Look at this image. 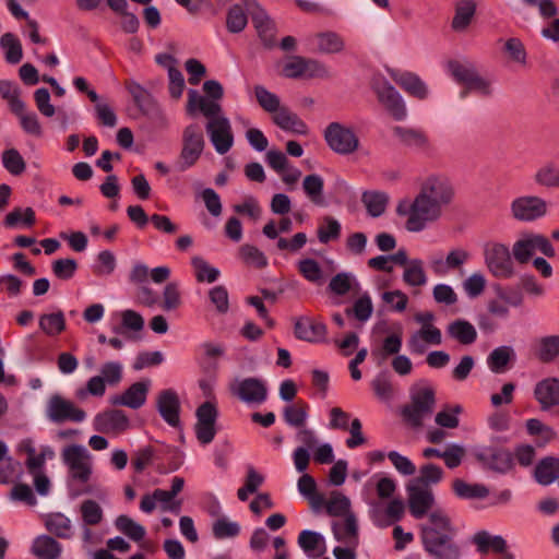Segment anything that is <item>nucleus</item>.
Returning a JSON list of instances; mask_svg holds the SVG:
<instances>
[{
	"mask_svg": "<svg viewBox=\"0 0 559 559\" xmlns=\"http://www.w3.org/2000/svg\"><path fill=\"white\" fill-rule=\"evenodd\" d=\"M0 96L7 100L10 110L13 112L15 109H19L23 104H25L21 99V91L19 86L8 80L0 81Z\"/></svg>",
	"mask_w": 559,
	"mask_h": 559,
	"instance_id": "nucleus-63",
	"label": "nucleus"
},
{
	"mask_svg": "<svg viewBox=\"0 0 559 559\" xmlns=\"http://www.w3.org/2000/svg\"><path fill=\"white\" fill-rule=\"evenodd\" d=\"M514 357L515 353L511 346H499L488 355L487 366L495 373H503L508 369V364Z\"/></svg>",
	"mask_w": 559,
	"mask_h": 559,
	"instance_id": "nucleus-41",
	"label": "nucleus"
},
{
	"mask_svg": "<svg viewBox=\"0 0 559 559\" xmlns=\"http://www.w3.org/2000/svg\"><path fill=\"white\" fill-rule=\"evenodd\" d=\"M393 135L401 145L414 152L428 153L432 150L428 134L421 129L397 126Z\"/></svg>",
	"mask_w": 559,
	"mask_h": 559,
	"instance_id": "nucleus-17",
	"label": "nucleus"
},
{
	"mask_svg": "<svg viewBox=\"0 0 559 559\" xmlns=\"http://www.w3.org/2000/svg\"><path fill=\"white\" fill-rule=\"evenodd\" d=\"M229 392L247 404H262L267 396V388L263 380L258 378H239L230 380Z\"/></svg>",
	"mask_w": 559,
	"mask_h": 559,
	"instance_id": "nucleus-12",
	"label": "nucleus"
},
{
	"mask_svg": "<svg viewBox=\"0 0 559 559\" xmlns=\"http://www.w3.org/2000/svg\"><path fill=\"white\" fill-rule=\"evenodd\" d=\"M452 488L461 499H484L489 495V489L485 485L469 484L462 479H455Z\"/></svg>",
	"mask_w": 559,
	"mask_h": 559,
	"instance_id": "nucleus-48",
	"label": "nucleus"
},
{
	"mask_svg": "<svg viewBox=\"0 0 559 559\" xmlns=\"http://www.w3.org/2000/svg\"><path fill=\"white\" fill-rule=\"evenodd\" d=\"M326 325L313 317H300L295 322V335L302 341L321 343L326 340Z\"/></svg>",
	"mask_w": 559,
	"mask_h": 559,
	"instance_id": "nucleus-23",
	"label": "nucleus"
},
{
	"mask_svg": "<svg viewBox=\"0 0 559 559\" xmlns=\"http://www.w3.org/2000/svg\"><path fill=\"white\" fill-rule=\"evenodd\" d=\"M112 331L124 337H131L132 333H138L144 328L142 316L133 310L117 311L111 314Z\"/></svg>",
	"mask_w": 559,
	"mask_h": 559,
	"instance_id": "nucleus-25",
	"label": "nucleus"
},
{
	"mask_svg": "<svg viewBox=\"0 0 559 559\" xmlns=\"http://www.w3.org/2000/svg\"><path fill=\"white\" fill-rule=\"evenodd\" d=\"M418 194L443 212L454 198V188L445 175L430 174L423 179Z\"/></svg>",
	"mask_w": 559,
	"mask_h": 559,
	"instance_id": "nucleus-8",
	"label": "nucleus"
},
{
	"mask_svg": "<svg viewBox=\"0 0 559 559\" xmlns=\"http://www.w3.org/2000/svg\"><path fill=\"white\" fill-rule=\"evenodd\" d=\"M509 246L491 241L484 248V262L489 273L497 278L508 280L514 276L515 266Z\"/></svg>",
	"mask_w": 559,
	"mask_h": 559,
	"instance_id": "nucleus-7",
	"label": "nucleus"
},
{
	"mask_svg": "<svg viewBox=\"0 0 559 559\" xmlns=\"http://www.w3.org/2000/svg\"><path fill=\"white\" fill-rule=\"evenodd\" d=\"M409 397L411 402L404 407L403 416L413 427H419L433 413L435 389L428 381L420 380L412 385Z\"/></svg>",
	"mask_w": 559,
	"mask_h": 559,
	"instance_id": "nucleus-4",
	"label": "nucleus"
},
{
	"mask_svg": "<svg viewBox=\"0 0 559 559\" xmlns=\"http://www.w3.org/2000/svg\"><path fill=\"white\" fill-rule=\"evenodd\" d=\"M157 506H159L162 511L178 514L181 510V500L175 499L167 490L155 489L152 493H146L142 497L140 510L150 514Z\"/></svg>",
	"mask_w": 559,
	"mask_h": 559,
	"instance_id": "nucleus-20",
	"label": "nucleus"
},
{
	"mask_svg": "<svg viewBox=\"0 0 559 559\" xmlns=\"http://www.w3.org/2000/svg\"><path fill=\"white\" fill-rule=\"evenodd\" d=\"M326 146L335 154L348 156L360 150L361 142L354 126L342 121H332L323 130Z\"/></svg>",
	"mask_w": 559,
	"mask_h": 559,
	"instance_id": "nucleus-5",
	"label": "nucleus"
},
{
	"mask_svg": "<svg viewBox=\"0 0 559 559\" xmlns=\"http://www.w3.org/2000/svg\"><path fill=\"white\" fill-rule=\"evenodd\" d=\"M361 201L370 216L379 217L386 210L389 195L381 191H366L362 194Z\"/></svg>",
	"mask_w": 559,
	"mask_h": 559,
	"instance_id": "nucleus-44",
	"label": "nucleus"
},
{
	"mask_svg": "<svg viewBox=\"0 0 559 559\" xmlns=\"http://www.w3.org/2000/svg\"><path fill=\"white\" fill-rule=\"evenodd\" d=\"M299 273L302 277L316 285H321L324 282L325 274L318 261L312 258H305L298 261L297 264Z\"/></svg>",
	"mask_w": 559,
	"mask_h": 559,
	"instance_id": "nucleus-49",
	"label": "nucleus"
},
{
	"mask_svg": "<svg viewBox=\"0 0 559 559\" xmlns=\"http://www.w3.org/2000/svg\"><path fill=\"white\" fill-rule=\"evenodd\" d=\"M402 278L409 287H421L427 285L428 275L424 266V261L419 258L411 259L407 266L403 269Z\"/></svg>",
	"mask_w": 559,
	"mask_h": 559,
	"instance_id": "nucleus-37",
	"label": "nucleus"
},
{
	"mask_svg": "<svg viewBox=\"0 0 559 559\" xmlns=\"http://www.w3.org/2000/svg\"><path fill=\"white\" fill-rule=\"evenodd\" d=\"M534 180L545 188H559L557 166L554 163L544 164L535 173Z\"/></svg>",
	"mask_w": 559,
	"mask_h": 559,
	"instance_id": "nucleus-62",
	"label": "nucleus"
},
{
	"mask_svg": "<svg viewBox=\"0 0 559 559\" xmlns=\"http://www.w3.org/2000/svg\"><path fill=\"white\" fill-rule=\"evenodd\" d=\"M66 318L62 311L45 313L39 317V328L48 336H57L66 330Z\"/></svg>",
	"mask_w": 559,
	"mask_h": 559,
	"instance_id": "nucleus-50",
	"label": "nucleus"
},
{
	"mask_svg": "<svg viewBox=\"0 0 559 559\" xmlns=\"http://www.w3.org/2000/svg\"><path fill=\"white\" fill-rule=\"evenodd\" d=\"M1 160L3 167L14 176L21 175L26 168L24 158L16 148H8L2 152Z\"/></svg>",
	"mask_w": 559,
	"mask_h": 559,
	"instance_id": "nucleus-64",
	"label": "nucleus"
},
{
	"mask_svg": "<svg viewBox=\"0 0 559 559\" xmlns=\"http://www.w3.org/2000/svg\"><path fill=\"white\" fill-rule=\"evenodd\" d=\"M536 252H540L548 258L556 254L550 241L545 236L536 233L521 234L512 246L513 258L520 264L530 262Z\"/></svg>",
	"mask_w": 559,
	"mask_h": 559,
	"instance_id": "nucleus-10",
	"label": "nucleus"
},
{
	"mask_svg": "<svg viewBox=\"0 0 559 559\" xmlns=\"http://www.w3.org/2000/svg\"><path fill=\"white\" fill-rule=\"evenodd\" d=\"M332 530L337 542L352 547L358 545V525L355 514H348L344 522H334Z\"/></svg>",
	"mask_w": 559,
	"mask_h": 559,
	"instance_id": "nucleus-34",
	"label": "nucleus"
},
{
	"mask_svg": "<svg viewBox=\"0 0 559 559\" xmlns=\"http://www.w3.org/2000/svg\"><path fill=\"white\" fill-rule=\"evenodd\" d=\"M205 129L216 153L224 155L233 147L234 134L228 118L222 116L210 119Z\"/></svg>",
	"mask_w": 559,
	"mask_h": 559,
	"instance_id": "nucleus-15",
	"label": "nucleus"
},
{
	"mask_svg": "<svg viewBox=\"0 0 559 559\" xmlns=\"http://www.w3.org/2000/svg\"><path fill=\"white\" fill-rule=\"evenodd\" d=\"M535 355L543 362H550L559 357V334L539 337L535 343Z\"/></svg>",
	"mask_w": 559,
	"mask_h": 559,
	"instance_id": "nucleus-38",
	"label": "nucleus"
},
{
	"mask_svg": "<svg viewBox=\"0 0 559 559\" xmlns=\"http://www.w3.org/2000/svg\"><path fill=\"white\" fill-rule=\"evenodd\" d=\"M151 384L152 382L150 379H143L134 382L123 392L111 395L109 402L114 406H124L131 409H139L146 403Z\"/></svg>",
	"mask_w": 559,
	"mask_h": 559,
	"instance_id": "nucleus-16",
	"label": "nucleus"
},
{
	"mask_svg": "<svg viewBox=\"0 0 559 559\" xmlns=\"http://www.w3.org/2000/svg\"><path fill=\"white\" fill-rule=\"evenodd\" d=\"M462 413L460 405H447L435 416V423L442 428L454 429L459 426V415Z\"/></svg>",
	"mask_w": 559,
	"mask_h": 559,
	"instance_id": "nucleus-61",
	"label": "nucleus"
},
{
	"mask_svg": "<svg viewBox=\"0 0 559 559\" xmlns=\"http://www.w3.org/2000/svg\"><path fill=\"white\" fill-rule=\"evenodd\" d=\"M535 479L540 485H550L559 477V460L555 457L543 459L535 467Z\"/></svg>",
	"mask_w": 559,
	"mask_h": 559,
	"instance_id": "nucleus-43",
	"label": "nucleus"
},
{
	"mask_svg": "<svg viewBox=\"0 0 559 559\" xmlns=\"http://www.w3.org/2000/svg\"><path fill=\"white\" fill-rule=\"evenodd\" d=\"M205 146L202 128L198 123L188 124L182 132V148L179 169L187 170L200 158Z\"/></svg>",
	"mask_w": 559,
	"mask_h": 559,
	"instance_id": "nucleus-11",
	"label": "nucleus"
},
{
	"mask_svg": "<svg viewBox=\"0 0 559 559\" xmlns=\"http://www.w3.org/2000/svg\"><path fill=\"white\" fill-rule=\"evenodd\" d=\"M534 395L543 411L559 405V379L546 378L537 382Z\"/></svg>",
	"mask_w": 559,
	"mask_h": 559,
	"instance_id": "nucleus-29",
	"label": "nucleus"
},
{
	"mask_svg": "<svg viewBox=\"0 0 559 559\" xmlns=\"http://www.w3.org/2000/svg\"><path fill=\"white\" fill-rule=\"evenodd\" d=\"M455 527L442 509L428 514V522L421 525L424 549L436 559H460L461 551L453 542Z\"/></svg>",
	"mask_w": 559,
	"mask_h": 559,
	"instance_id": "nucleus-2",
	"label": "nucleus"
},
{
	"mask_svg": "<svg viewBox=\"0 0 559 559\" xmlns=\"http://www.w3.org/2000/svg\"><path fill=\"white\" fill-rule=\"evenodd\" d=\"M396 489V480L381 473L373 474L364 484L360 497L368 506V516L374 526L385 528L403 519L405 504L402 499L393 498Z\"/></svg>",
	"mask_w": 559,
	"mask_h": 559,
	"instance_id": "nucleus-1",
	"label": "nucleus"
},
{
	"mask_svg": "<svg viewBox=\"0 0 559 559\" xmlns=\"http://www.w3.org/2000/svg\"><path fill=\"white\" fill-rule=\"evenodd\" d=\"M395 82L408 94L425 99L428 94L427 85L415 74L405 72L394 78Z\"/></svg>",
	"mask_w": 559,
	"mask_h": 559,
	"instance_id": "nucleus-42",
	"label": "nucleus"
},
{
	"mask_svg": "<svg viewBox=\"0 0 559 559\" xmlns=\"http://www.w3.org/2000/svg\"><path fill=\"white\" fill-rule=\"evenodd\" d=\"M157 409L167 424L173 427L179 426L180 403L174 391L165 390L160 392L157 399Z\"/></svg>",
	"mask_w": 559,
	"mask_h": 559,
	"instance_id": "nucleus-30",
	"label": "nucleus"
},
{
	"mask_svg": "<svg viewBox=\"0 0 559 559\" xmlns=\"http://www.w3.org/2000/svg\"><path fill=\"white\" fill-rule=\"evenodd\" d=\"M282 75L295 80L328 79L330 71L325 63L320 60L290 56L283 63Z\"/></svg>",
	"mask_w": 559,
	"mask_h": 559,
	"instance_id": "nucleus-9",
	"label": "nucleus"
},
{
	"mask_svg": "<svg viewBox=\"0 0 559 559\" xmlns=\"http://www.w3.org/2000/svg\"><path fill=\"white\" fill-rule=\"evenodd\" d=\"M380 103L385 107L395 120H403L407 116L405 102L401 94L389 83H383L377 88Z\"/></svg>",
	"mask_w": 559,
	"mask_h": 559,
	"instance_id": "nucleus-24",
	"label": "nucleus"
},
{
	"mask_svg": "<svg viewBox=\"0 0 559 559\" xmlns=\"http://www.w3.org/2000/svg\"><path fill=\"white\" fill-rule=\"evenodd\" d=\"M522 304V298L510 301L503 292H499L497 297L487 302V311L490 316L499 319H507L510 314L509 305L518 307Z\"/></svg>",
	"mask_w": 559,
	"mask_h": 559,
	"instance_id": "nucleus-47",
	"label": "nucleus"
},
{
	"mask_svg": "<svg viewBox=\"0 0 559 559\" xmlns=\"http://www.w3.org/2000/svg\"><path fill=\"white\" fill-rule=\"evenodd\" d=\"M443 477V471L440 466L435 464H425L419 469V476L413 478L408 484L418 487L430 488L431 485H436L441 481Z\"/></svg>",
	"mask_w": 559,
	"mask_h": 559,
	"instance_id": "nucleus-51",
	"label": "nucleus"
},
{
	"mask_svg": "<svg viewBox=\"0 0 559 559\" xmlns=\"http://www.w3.org/2000/svg\"><path fill=\"white\" fill-rule=\"evenodd\" d=\"M441 343V331L435 325H425L412 334L408 341V349L412 354L421 355L428 346L440 345Z\"/></svg>",
	"mask_w": 559,
	"mask_h": 559,
	"instance_id": "nucleus-26",
	"label": "nucleus"
},
{
	"mask_svg": "<svg viewBox=\"0 0 559 559\" xmlns=\"http://www.w3.org/2000/svg\"><path fill=\"white\" fill-rule=\"evenodd\" d=\"M253 93L261 108L272 116L282 107L280 97L263 85H255Z\"/></svg>",
	"mask_w": 559,
	"mask_h": 559,
	"instance_id": "nucleus-57",
	"label": "nucleus"
},
{
	"mask_svg": "<svg viewBox=\"0 0 559 559\" xmlns=\"http://www.w3.org/2000/svg\"><path fill=\"white\" fill-rule=\"evenodd\" d=\"M247 12H249V10L245 4V0H239V2L229 8L226 19V25L229 32L239 33L245 29L248 23Z\"/></svg>",
	"mask_w": 559,
	"mask_h": 559,
	"instance_id": "nucleus-46",
	"label": "nucleus"
},
{
	"mask_svg": "<svg viewBox=\"0 0 559 559\" xmlns=\"http://www.w3.org/2000/svg\"><path fill=\"white\" fill-rule=\"evenodd\" d=\"M0 46L3 49L5 60L9 63L15 64L22 60V45L14 34H3L0 38Z\"/></svg>",
	"mask_w": 559,
	"mask_h": 559,
	"instance_id": "nucleus-55",
	"label": "nucleus"
},
{
	"mask_svg": "<svg viewBox=\"0 0 559 559\" xmlns=\"http://www.w3.org/2000/svg\"><path fill=\"white\" fill-rule=\"evenodd\" d=\"M115 527L133 542H141L145 536V528L140 523L127 515H119L115 522Z\"/></svg>",
	"mask_w": 559,
	"mask_h": 559,
	"instance_id": "nucleus-52",
	"label": "nucleus"
},
{
	"mask_svg": "<svg viewBox=\"0 0 559 559\" xmlns=\"http://www.w3.org/2000/svg\"><path fill=\"white\" fill-rule=\"evenodd\" d=\"M46 527L61 538H69L72 535L71 521L62 513L49 514L46 519Z\"/></svg>",
	"mask_w": 559,
	"mask_h": 559,
	"instance_id": "nucleus-58",
	"label": "nucleus"
},
{
	"mask_svg": "<svg viewBox=\"0 0 559 559\" xmlns=\"http://www.w3.org/2000/svg\"><path fill=\"white\" fill-rule=\"evenodd\" d=\"M473 543L479 552H501L506 548V540L500 535H492L486 531L478 532L473 537Z\"/></svg>",
	"mask_w": 559,
	"mask_h": 559,
	"instance_id": "nucleus-45",
	"label": "nucleus"
},
{
	"mask_svg": "<svg viewBox=\"0 0 559 559\" xmlns=\"http://www.w3.org/2000/svg\"><path fill=\"white\" fill-rule=\"evenodd\" d=\"M447 334L450 338L462 345H471L477 338L476 328L464 319H457L450 322L447 326Z\"/></svg>",
	"mask_w": 559,
	"mask_h": 559,
	"instance_id": "nucleus-35",
	"label": "nucleus"
},
{
	"mask_svg": "<svg viewBox=\"0 0 559 559\" xmlns=\"http://www.w3.org/2000/svg\"><path fill=\"white\" fill-rule=\"evenodd\" d=\"M195 416V437L201 444H210L217 432L216 420L218 417V411L216 405L211 401L204 402L198 407Z\"/></svg>",
	"mask_w": 559,
	"mask_h": 559,
	"instance_id": "nucleus-14",
	"label": "nucleus"
},
{
	"mask_svg": "<svg viewBox=\"0 0 559 559\" xmlns=\"http://www.w3.org/2000/svg\"><path fill=\"white\" fill-rule=\"evenodd\" d=\"M323 187L324 180L318 174H311L304 178L302 189L311 202L317 205H324Z\"/></svg>",
	"mask_w": 559,
	"mask_h": 559,
	"instance_id": "nucleus-53",
	"label": "nucleus"
},
{
	"mask_svg": "<svg viewBox=\"0 0 559 559\" xmlns=\"http://www.w3.org/2000/svg\"><path fill=\"white\" fill-rule=\"evenodd\" d=\"M186 111L191 117L201 112L209 120L224 116L219 103L205 95H201L197 90L188 91Z\"/></svg>",
	"mask_w": 559,
	"mask_h": 559,
	"instance_id": "nucleus-21",
	"label": "nucleus"
},
{
	"mask_svg": "<svg viewBox=\"0 0 559 559\" xmlns=\"http://www.w3.org/2000/svg\"><path fill=\"white\" fill-rule=\"evenodd\" d=\"M325 507L328 513L333 516H345L346 519L348 514H354L350 511V499L340 491L331 493Z\"/></svg>",
	"mask_w": 559,
	"mask_h": 559,
	"instance_id": "nucleus-56",
	"label": "nucleus"
},
{
	"mask_svg": "<svg viewBox=\"0 0 559 559\" xmlns=\"http://www.w3.org/2000/svg\"><path fill=\"white\" fill-rule=\"evenodd\" d=\"M245 4L252 16V22L263 44L267 47L274 45L275 27L266 12L255 0H245Z\"/></svg>",
	"mask_w": 559,
	"mask_h": 559,
	"instance_id": "nucleus-22",
	"label": "nucleus"
},
{
	"mask_svg": "<svg viewBox=\"0 0 559 559\" xmlns=\"http://www.w3.org/2000/svg\"><path fill=\"white\" fill-rule=\"evenodd\" d=\"M477 459L485 467L498 473H507L513 466L512 454L502 449H485Z\"/></svg>",
	"mask_w": 559,
	"mask_h": 559,
	"instance_id": "nucleus-28",
	"label": "nucleus"
},
{
	"mask_svg": "<svg viewBox=\"0 0 559 559\" xmlns=\"http://www.w3.org/2000/svg\"><path fill=\"white\" fill-rule=\"evenodd\" d=\"M13 114L19 119L20 127L24 133L34 138H41L44 135V128L37 114L28 110L25 104L15 109Z\"/></svg>",
	"mask_w": 559,
	"mask_h": 559,
	"instance_id": "nucleus-36",
	"label": "nucleus"
},
{
	"mask_svg": "<svg viewBox=\"0 0 559 559\" xmlns=\"http://www.w3.org/2000/svg\"><path fill=\"white\" fill-rule=\"evenodd\" d=\"M272 120L278 128L286 132L298 135H306L309 132L306 122L295 112L283 106L272 116Z\"/></svg>",
	"mask_w": 559,
	"mask_h": 559,
	"instance_id": "nucleus-31",
	"label": "nucleus"
},
{
	"mask_svg": "<svg viewBox=\"0 0 559 559\" xmlns=\"http://www.w3.org/2000/svg\"><path fill=\"white\" fill-rule=\"evenodd\" d=\"M298 545L309 558H318L326 551L324 536L310 530L300 532Z\"/></svg>",
	"mask_w": 559,
	"mask_h": 559,
	"instance_id": "nucleus-33",
	"label": "nucleus"
},
{
	"mask_svg": "<svg viewBox=\"0 0 559 559\" xmlns=\"http://www.w3.org/2000/svg\"><path fill=\"white\" fill-rule=\"evenodd\" d=\"M17 450L26 455L25 465L27 472L45 468L46 461L52 459L55 455V452L48 445L41 447L38 452L31 439L22 440L17 445Z\"/></svg>",
	"mask_w": 559,
	"mask_h": 559,
	"instance_id": "nucleus-27",
	"label": "nucleus"
},
{
	"mask_svg": "<svg viewBox=\"0 0 559 559\" xmlns=\"http://www.w3.org/2000/svg\"><path fill=\"white\" fill-rule=\"evenodd\" d=\"M47 416L55 423L71 420L75 423L83 421L85 413L75 407V405L60 395L50 397L47 405Z\"/></svg>",
	"mask_w": 559,
	"mask_h": 559,
	"instance_id": "nucleus-18",
	"label": "nucleus"
},
{
	"mask_svg": "<svg viewBox=\"0 0 559 559\" xmlns=\"http://www.w3.org/2000/svg\"><path fill=\"white\" fill-rule=\"evenodd\" d=\"M447 72L453 80L465 86L476 73V69L468 61L451 60L447 63Z\"/></svg>",
	"mask_w": 559,
	"mask_h": 559,
	"instance_id": "nucleus-54",
	"label": "nucleus"
},
{
	"mask_svg": "<svg viewBox=\"0 0 559 559\" xmlns=\"http://www.w3.org/2000/svg\"><path fill=\"white\" fill-rule=\"evenodd\" d=\"M476 11V2L473 0H460L455 4V14L452 20V28L457 32L465 31L471 24Z\"/></svg>",
	"mask_w": 559,
	"mask_h": 559,
	"instance_id": "nucleus-40",
	"label": "nucleus"
},
{
	"mask_svg": "<svg viewBox=\"0 0 559 559\" xmlns=\"http://www.w3.org/2000/svg\"><path fill=\"white\" fill-rule=\"evenodd\" d=\"M61 457L68 467L70 486L74 483L86 484L91 479L93 463L92 456L85 447L68 445L62 450Z\"/></svg>",
	"mask_w": 559,
	"mask_h": 559,
	"instance_id": "nucleus-6",
	"label": "nucleus"
},
{
	"mask_svg": "<svg viewBox=\"0 0 559 559\" xmlns=\"http://www.w3.org/2000/svg\"><path fill=\"white\" fill-rule=\"evenodd\" d=\"M317 51L323 55H337L345 51L346 43L334 31H324L314 35Z\"/></svg>",
	"mask_w": 559,
	"mask_h": 559,
	"instance_id": "nucleus-32",
	"label": "nucleus"
},
{
	"mask_svg": "<svg viewBox=\"0 0 559 559\" xmlns=\"http://www.w3.org/2000/svg\"><path fill=\"white\" fill-rule=\"evenodd\" d=\"M548 204L546 200L537 195H521L512 200L510 212L512 217L519 222H534L547 214Z\"/></svg>",
	"mask_w": 559,
	"mask_h": 559,
	"instance_id": "nucleus-13",
	"label": "nucleus"
},
{
	"mask_svg": "<svg viewBox=\"0 0 559 559\" xmlns=\"http://www.w3.org/2000/svg\"><path fill=\"white\" fill-rule=\"evenodd\" d=\"M191 264L199 282L214 283L218 280L221 272L217 267L210 265L203 258L193 257Z\"/></svg>",
	"mask_w": 559,
	"mask_h": 559,
	"instance_id": "nucleus-60",
	"label": "nucleus"
},
{
	"mask_svg": "<svg viewBox=\"0 0 559 559\" xmlns=\"http://www.w3.org/2000/svg\"><path fill=\"white\" fill-rule=\"evenodd\" d=\"M33 554L40 559H58L61 555V545L48 535L38 536L32 546Z\"/></svg>",
	"mask_w": 559,
	"mask_h": 559,
	"instance_id": "nucleus-39",
	"label": "nucleus"
},
{
	"mask_svg": "<svg viewBox=\"0 0 559 559\" xmlns=\"http://www.w3.org/2000/svg\"><path fill=\"white\" fill-rule=\"evenodd\" d=\"M396 214L404 219L407 231L420 233L429 224L438 221L442 211L417 194L414 200H401L396 205Z\"/></svg>",
	"mask_w": 559,
	"mask_h": 559,
	"instance_id": "nucleus-3",
	"label": "nucleus"
},
{
	"mask_svg": "<svg viewBox=\"0 0 559 559\" xmlns=\"http://www.w3.org/2000/svg\"><path fill=\"white\" fill-rule=\"evenodd\" d=\"M407 501L411 514L421 519L433 508L435 497L431 488L406 485Z\"/></svg>",
	"mask_w": 559,
	"mask_h": 559,
	"instance_id": "nucleus-19",
	"label": "nucleus"
},
{
	"mask_svg": "<svg viewBox=\"0 0 559 559\" xmlns=\"http://www.w3.org/2000/svg\"><path fill=\"white\" fill-rule=\"evenodd\" d=\"M240 525L238 522L230 520L227 516L218 518L212 526V532L215 538L225 539L233 538L239 535Z\"/></svg>",
	"mask_w": 559,
	"mask_h": 559,
	"instance_id": "nucleus-59",
	"label": "nucleus"
}]
</instances>
